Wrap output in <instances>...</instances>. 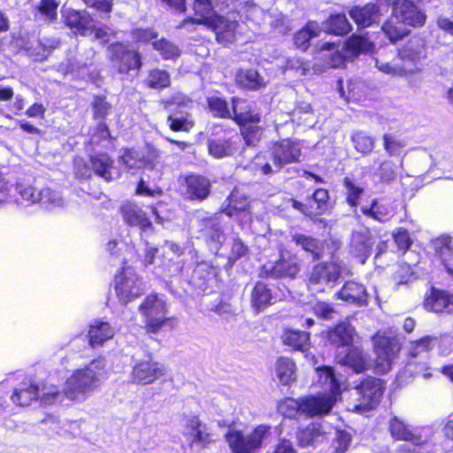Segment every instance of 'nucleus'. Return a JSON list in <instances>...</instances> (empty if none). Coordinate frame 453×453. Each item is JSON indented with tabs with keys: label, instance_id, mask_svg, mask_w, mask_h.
<instances>
[{
	"label": "nucleus",
	"instance_id": "obj_1",
	"mask_svg": "<svg viewBox=\"0 0 453 453\" xmlns=\"http://www.w3.org/2000/svg\"><path fill=\"white\" fill-rule=\"evenodd\" d=\"M389 430L393 437L405 441L402 445L403 453H441L443 448L436 446L433 440L436 435L428 427L411 430L399 418L394 417L389 422Z\"/></svg>",
	"mask_w": 453,
	"mask_h": 453
},
{
	"label": "nucleus",
	"instance_id": "obj_2",
	"mask_svg": "<svg viewBox=\"0 0 453 453\" xmlns=\"http://www.w3.org/2000/svg\"><path fill=\"white\" fill-rule=\"evenodd\" d=\"M105 363L104 359H95L86 367L76 370L66 380L65 395L70 400L82 398L87 393L97 388L104 375Z\"/></svg>",
	"mask_w": 453,
	"mask_h": 453
},
{
	"label": "nucleus",
	"instance_id": "obj_3",
	"mask_svg": "<svg viewBox=\"0 0 453 453\" xmlns=\"http://www.w3.org/2000/svg\"><path fill=\"white\" fill-rule=\"evenodd\" d=\"M301 157L300 145L288 139L276 142L270 152L269 159L264 155H257L254 158V167L263 174L278 173L284 165L299 162Z\"/></svg>",
	"mask_w": 453,
	"mask_h": 453
},
{
	"label": "nucleus",
	"instance_id": "obj_4",
	"mask_svg": "<svg viewBox=\"0 0 453 453\" xmlns=\"http://www.w3.org/2000/svg\"><path fill=\"white\" fill-rule=\"evenodd\" d=\"M399 58L402 64L395 63L390 65L383 62L379 58L375 59L376 67L382 73L391 74L393 76H405L420 71L418 63L420 59L425 58L426 49L423 40L415 38L408 42L400 50Z\"/></svg>",
	"mask_w": 453,
	"mask_h": 453
},
{
	"label": "nucleus",
	"instance_id": "obj_5",
	"mask_svg": "<svg viewBox=\"0 0 453 453\" xmlns=\"http://www.w3.org/2000/svg\"><path fill=\"white\" fill-rule=\"evenodd\" d=\"M257 127H250L242 131V136L234 131H225L223 137L210 139L208 141V150L211 156L215 158H223L234 156L243 148V144L250 146L254 144L250 138V134Z\"/></svg>",
	"mask_w": 453,
	"mask_h": 453
},
{
	"label": "nucleus",
	"instance_id": "obj_6",
	"mask_svg": "<svg viewBox=\"0 0 453 453\" xmlns=\"http://www.w3.org/2000/svg\"><path fill=\"white\" fill-rule=\"evenodd\" d=\"M270 434L271 426L259 425L247 435L242 434L240 431L230 429L226 434V440L233 453H254Z\"/></svg>",
	"mask_w": 453,
	"mask_h": 453
},
{
	"label": "nucleus",
	"instance_id": "obj_7",
	"mask_svg": "<svg viewBox=\"0 0 453 453\" xmlns=\"http://www.w3.org/2000/svg\"><path fill=\"white\" fill-rule=\"evenodd\" d=\"M15 191L19 197L14 201L20 204H34L41 203L47 205L60 206L63 199L58 190L49 187L38 188L30 183H18Z\"/></svg>",
	"mask_w": 453,
	"mask_h": 453
},
{
	"label": "nucleus",
	"instance_id": "obj_8",
	"mask_svg": "<svg viewBox=\"0 0 453 453\" xmlns=\"http://www.w3.org/2000/svg\"><path fill=\"white\" fill-rule=\"evenodd\" d=\"M334 405V401L314 396H307L300 401L292 398L286 399L280 405V411L287 416L292 417L297 413L307 416L323 415L328 413Z\"/></svg>",
	"mask_w": 453,
	"mask_h": 453
},
{
	"label": "nucleus",
	"instance_id": "obj_9",
	"mask_svg": "<svg viewBox=\"0 0 453 453\" xmlns=\"http://www.w3.org/2000/svg\"><path fill=\"white\" fill-rule=\"evenodd\" d=\"M138 311L143 318L148 332H158L167 319V307L165 300L158 295H149L139 305Z\"/></svg>",
	"mask_w": 453,
	"mask_h": 453
},
{
	"label": "nucleus",
	"instance_id": "obj_10",
	"mask_svg": "<svg viewBox=\"0 0 453 453\" xmlns=\"http://www.w3.org/2000/svg\"><path fill=\"white\" fill-rule=\"evenodd\" d=\"M182 435L186 438L189 447L198 445L207 448L214 442L211 429L196 415H183Z\"/></svg>",
	"mask_w": 453,
	"mask_h": 453
},
{
	"label": "nucleus",
	"instance_id": "obj_11",
	"mask_svg": "<svg viewBox=\"0 0 453 453\" xmlns=\"http://www.w3.org/2000/svg\"><path fill=\"white\" fill-rule=\"evenodd\" d=\"M399 350L400 346L395 339L376 335L374 338L375 372L381 374L389 372Z\"/></svg>",
	"mask_w": 453,
	"mask_h": 453
},
{
	"label": "nucleus",
	"instance_id": "obj_12",
	"mask_svg": "<svg viewBox=\"0 0 453 453\" xmlns=\"http://www.w3.org/2000/svg\"><path fill=\"white\" fill-rule=\"evenodd\" d=\"M202 21L215 33L216 40L219 43L227 44L235 41L239 24L234 13L227 16L214 15L213 18H207Z\"/></svg>",
	"mask_w": 453,
	"mask_h": 453
},
{
	"label": "nucleus",
	"instance_id": "obj_13",
	"mask_svg": "<svg viewBox=\"0 0 453 453\" xmlns=\"http://www.w3.org/2000/svg\"><path fill=\"white\" fill-rule=\"evenodd\" d=\"M115 289L122 303H127L143 291L142 281L131 269H126L115 278Z\"/></svg>",
	"mask_w": 453,
	"mask_h": 453
},
{
	"label": "nucleus",
	"instance_id": "obj_14",
	"mask_svg": "<svg viewBox=\"0 0 453 453\" xmlns=\"http://www.w3.org/2000/svg\"><path fill=\"white\" fill-rule=\"evenodd\" d=\"M355 390L358 401H360L359 404L355 406V409L359 411L372 409L379 403L382 395L380 380L373 377L364 380L355 388Z\"/></svg>",
	"mask_w": 453,
	"mask_h": 453
},
{
	"label": "nucleus",
	"instance_id": "obj_15",
	"mask_svg": "<svg viewBox=\"0 0 453 453\" xmlns=\"http://www.w3.org/2000/svg\"><path fill=\"white\" fill-rule=\"evenodd\" d=\"M108 54L114 66L120 73H127L133 69H139L142 65L139 53L128 50L122 43H114L108 48Z\"/></svg>",
	"mask_w": 453,
	"mask_h": 453
},
{
	"label": "nucleus",
	"instance_id": "obj_16",
	"mask_svg": "<svg viewBox=\"0 0 453 453\" xmlns=\"http://www.w3.org/2000/svg\"><path fill=\"white\" fill-rule=\"evenodd\" d=\"M232 111L231 119L243 127L242 132L250 127H257L250 134V138L255 142L254 137L260 131L259 127L255 125L260 121L259 114L253 111V106L249 102L238 97L232 99Z\"/></svg>",
	"mask_w": 453,
	"mask_h": 453
},
{
	"label": "nucleus",
	"instance_id": "obj_17",
	"mask_svg": "<svg viewBox=\"0 0 453 453\" xmlns=\"http://www.w3.org/2000/svg\"><path fill=\"white\" fill-rule=\"evenodd\" d=\"M300 265L295 256L281 254L274 264H267L263 266L262 274L271 278L294 279L300 272Z\"/></svg>",
	"mask_w": 453,
	"mask_h": 453
},
{
	"label": "nucleus",
	"instance_id": "obj_18",
	"mask_svg": "<svg viewBox=\"0 0 453 453\" xmlns=\"http://www.w3.org/2000/svg\"><path fill=\"white\" fill-rule=\"evenodd\" d=\"M393 14L396 20L411 27H421L426 21V15L410 0H395Z\"/></svg>",
	"mask_w": 453,
	"mask_h": 453
},
{
	"label": "nucleus",
	"instance_id": "obj_19",
	"mask_svg": "<svg viewBox=\"0 0 453 453\" xmlns=\"http://www.w3.org/2000/svg\"><path fill=\"white\" fill-rule=\"evenodd\" d=\"M165 374L164 365L152 360H142L134 365L132 380L134 383L147 385Z\"/></svg>",
	"mask_w": 453,
	"mask_h": 453
},
{
	"label": "nucleus",
	"instance_id": "obj_20",
	"mask_svg": "<svg viewBox=\"0 0 453 453\" xmlns=\"http://www.w3.org/2000/svg\"><path fill=\"white\" fill-rule=\"evenodd\" d=\"M209 179L201 175H188L182 184V195L186 199L203 201L211 193Z\"/></svg>",
	"mask_w": 453,
	"mask_h": 453
},
{
	"label": "nucleus",
	"instance_id": "obj_21",
	"mask_svg": "<svg viewBox=\"0 0 453 453\" xmlns=\"http://www.w3.org/2000/svg\"><path fill=\"white\" fill-rule=\"evenodd\" d=\"M374 244L371 232L367 229L355 230L351 234L349 252L364 264L371 255Z\"/></svg>",
	"mask_w": 453,
	"mask_h": 453
},
{
	"label": "nucleus",
	"instance_id": "obj_22",
	"mask_svg": "<svg viewBox=\"0 0 453 453\" xmlns=\"http://www.w3.org/2000/svg\"><path fill=\"white\" fill-rule=\"evenodd\" d=\"M90 166L94 173L107 182L120 177V173L114 166V162L106 153H97L90 157Z\"/></svg>",
	"mask_w": 453,
	"mask_h": 453
},
{
	"label": "nucleus",
	"instance_id": "obj_23",
	"mask_svg": "<svg viewBox=\"0 0 453 453\" xmlns=\"http://www.w3.org/2000/svg\"><path fill=\"white\" fill-rule=\"evenodd\" d=\"M319 382L324 386L325 391L315 397L330 399L334 401V404L337 400V395L341 392L343 378L337 377L334 370L330 367H323L319 370Z\"/></svg>",
	"mask_w": 453,
	"mask_h": 453
},
{
	"label": "nucleus",
	"instance_id": "obj_24",
	"mask_svg": "<svg viewBox=\"0 0 453 453\" xmlns=\"http://www.w3.org/2000/svg\"><path fill=\"white\" fill-rule=\"evenodd\" d=\"M336 360L342 365L349 366L355 372H361L368 367V360L358 347L338 349Z\"/></svg>",
	"mask_w": 453,
	"mask_h": 453
},
{
	"label": "nucleus",
	"instance_id": "obj_25",
	"mask_svg": "<svg viewBox=\"0 0 453 453\" xmlns=\"http://www.w3.org/2000/svg\"><path fill=\"white\" fill-rule=\"evenodd\" d=\"M340 265L334 262L320 263L316 265L309 277L311 285L325 286L334 282L340 277Z\"/></svg>",
	"mask_w": 453,
	"mask_h": 453
},
{
	"label": "nucleus",
	"instance_id": "obj_26",
	"mask_svg": "<svg viewBox=\"0 0 453 453\" xmlns=\"http://www.w3.org/2000/svg\"><path fill=\"white\" fill-rule=\"evenodd\" d=\"M337 295L340 299L359 306L367 305L371 299L366 288L355 281L346 282Z\"/></svg>",
	"mask_w": 453,
	"mask_h": 453
},
{
	"label": "nucleus",
	"instance_id": "obj_27",
	"mask_svg": "<svg viewBox=\"0 0 453 453\" xmlns=\"http://www.w3.org/2000/svg\"><path fill=\"white\" fill-rule=\"evenodd\" d=\"M356 336L355 328L348 322L338 323L334 329L328 333L329 342L338 348L345 349L349 347Z\"/></svg>",
	"mask_w": 453,
	"mask_h": 453
},
{
	"label": "nucleus",
	"instance_id": "obj_28",
	"mask_svg": "<svg viewBox=\"0 0 453 453\" xmlns=\"http://www.w3.org/2000/svg\"><path fill=\"white\" fill-rule=\"evenodd\" d=\"M433 245L447 272L453 275V238L449 235H441L434 240Z\"/></svg>",
	"mask_w": 453,
	"mask_h": 453
},
{
	"label": "nucleus",
	"instance_id": "obj_29",
	"mask_svg": "<svg viewBox=\"0 0 453 453\" xmlns=\"http://www.w3.org/2000/svg\"><path fill=\"white\" fill-rule=\"evenodd\" d=\"M121 212L125 222L129 226H135L142 230L151 226V222L145 211L135 204H126L122 207Z\"/></svg>",
	"mask_w": 453,
	"mask_h": 453
},
{
	"label": "nucleus",
	"instance_id": "obj_30",
	"mask_svg": "<svg viewBox=\"0 0 453 453\" xmlns=\"http://www.w3.org/2000/svg\"><path fill=\"white\" fill-rule=\"evenodd\" d=\"M350 17L358 27H366L379 19V9L374 4H367L364 7H355L349 12Z\"/></svg>",
	"mask_w": 453,
	"mask_h": 453
},
{
	"label": "nucleus",
	"instance_id": "obj_31",
	"mask_svg": "<svg viewBox=\"0 0 453 453\" xmlns=\"http://www.w3.org/2000/svg\"><path fill=\"white\" fill-rule=\"evenodd\" d=\"M115 331L109 323L104 321H96L90 326L88 331L89 343L95 348L102 345L105 341L113 337Z\"/></svg>",
	"mask_w": 453,
	"mask_h": 453
},
{
	"label": "nucleus",
	"instance_id": "obj_32",
	"mask_svg": "<svg viewBox=\"0 0 453 453\" xmlns=\"http://www.w3.org/2000/svg\"><path fill=\"white\" fill-rule=\"evenodd\" d=\"M452 296L448 293L434 290L425 301L426 309L434 312L450 311L453 304Z\"/></svg>",
	"mask_w": 453,
	"mask_h": 453
},
{
	"label": "nucleus",
	"instance_id": "obj_33",
	"mask_svg": "<svg viewBox=\"0 0 453 453\" xmlns=\"http://www.w3.org/2000/svg\"><path fill=\"white\" fill-rule=\"evenodd\" d=\"M273 296L271 290L262 282H257L250 295V302L252 308L260 312L272 303Z\"/></svg>",
	"mask_w": 453,
	"mask_h": 453
},
{
	"label": "nucleus",
	"instance_id": "obj_34",
	"mask_svg": "<svg viewBox=\"0 0 453 453\" xmlns=\"http://www.w3.org/2000/svg\"><path fill=\"white\" fill-rule=\"evenodd\" d=\"M360 210L365 217L380 223L388 221L393 216L388 205L380 203L377 198L372 199L370 205H362Z\"/></svg>",
	"mask_w": 453,
	"mask_h": 453
},
{
	"label": "nucleus",
	"instance_id": "obj_35",
	"mask_svg": "<svg viewBox=\"0 0 453 453\" xmlns=\"http://www.w3.org/2000/svg\"><path fill=\"white\" fill-rule=\"evenodd\" d=\"M167 124L174 132L189 131L195 125L188 110H179L172 112L167 118Z\"/></svg>",
	"mask_w": 453,
	"mask_h": 453
},
{
	"label": "nucleus",
	"instance_id": "obj_36",
	"mask_svg": "<svg viewBox=\"0 0 453 453\" xmlns=\"http://www.w3.org/2000/svg\"><path fill=\"white\" fill-rule=\"evenodd\" d=\"M237 83L248 89L257 90L265 87L264 78L253 69L241 70L236 76Z\"/></svg>",
	"mask_w": 453,
	"mask_h": 453
},
{
	"label": "nucleus",
	"instance_id": "obj_37",
	"mask_svg": "<svg viewBox=\"0 0 453 453\" xmlns=\"http://www.w3.org/2000/svg\"><path fill=\"white\" fill-rule=\"evenodd\" d=\"M65 21L66 26L76 29L81 35H85L86 31L92 27V19L88 14L74 10L67 11Z\"/></svg>",
	"mask_w": 453,
	"mask_h": 453
},
{
	"label": "nucleus",
	"instance_id": "obj_38",
	"mask_svg": "<svg viewBox=\"0 0 453 453\" xmlns=\"http://www.w3.org/2000/svg\"><path fill=\"white\" fill-rule=\"evenodd\" d=\"M284 345L293 349L304 351L310 345V334L300 330H287L282 335Z\"/></svg>",
	"mask_w": 453,
	"mask_h": 453
},
{
	"label": "nucleus",
	"instance_id": "obj_39",
	"mask_svg": "<svg viewBox=\"0 0 453 453\" xmlns=\"http://www.w3.org/2000/svg\"><path fill=\"white\" fill-rule=\"evenodd\" d=\"M321 28L316 21H309L305 27L296 32L294 35V42L297 48L306 50L312 38L318 37Z\"/></svg>",
	"mask_w": 453,
	"mask_h": 453
},
{
	"label": "nucleus",
	"instance_id": "obj_40",
	"mask_svg": "<svg viewBox=\"0 0 453 453\" xmlns=\"http://www.w3.org/2000/svg\"><path fill=\"white\" fill-rule=\"evenodd\" d=\"M322 26L325 32L336 35H346L351 30V25L344 14L331 15Z\"/></svg>",
	"mask_w": 453,
	"mask_h": 453
},
{
	"label": "nucleus",
	"instance_id": "obj_41",
	"mask_svg": "<svg viewBox=\"0 0 453 453\" xmlns=\"http://www.w3.org/2000/svg\"><path fill=\"white\" fill-rule=\"evenodd\" d=\"M326 430L319 423H311L306 428L297 433V441L300 447H307L317 442L319 437L326 434Z\"/></svg>",
	"mask_w": 453,
	"mask_h": 453
},
{
	"label": "nucleus",
	"instance_id": "obj_42",
	"mask_svg": "<svg viewBox=\"0 0 453 453\" xmlns=\"http://www.w3.org/2000/svg\"><path fill=\"white\" fill-rule=\"evenodd\" d=\"M296 246L301 247L306 252H309L314 259L320 257L322 253V244L319 240L303 234H295L291 237Z\"/></svg>",
	"mask_w": 453,
	"mask_h": 453
},
{
	"label": "nucleus",
	"instance_id": "obj_43",
	"mask_svg": "<svg viewBox=\"0 0 453 453\" xmlns=\"http://www.w3.org/2000/svg\"><path fill=\"white\" fill-rule=\"evenodd\" d=\"M144 84L152 89H164L171 85L170 73L164 69H151L144 80Z\"/></svg>",
	"mask_w": 453,
	"mask_h": 453
},
{
	"label": "nucleus",
	"instance_id": "obj_44",
	"mask_svg": "<svg viewBox=\"0 0 453 453\" xmlns=\"http://www.w3.org/2000/svg\"><path fill=\"white\" fill-rule=\"evenodd\" d=\"M276 374L283 385H289L296 380V365L288 357H280L276 362Z\"/></svg>",
	"mask_w": 453,
	"mask_h": 453
},
{
	"label": "nucleus",
	"instance_id": "obj_45",
	"mask_svg": "<svg viewBox=\"0 0 453 453\" xmlns=\"http://www.w3.org/2000/svg\"><path fill=\"white\" fill-rule=\"evenodd\" d=\"M194 11L196 16L199 18H189L183 21L180 27H183L188 22L195 24H203L202 20L207 18H213L215 15L213 12V7L211 0H195Z\"/></svg>",
	"mask_w": 453,
	"mask_h": 453
},
{
	"label": "nucleus",
	"instance_id": "obj_46",
	"mask_svg": "<svg viewBox=\"0 0 453 453\" xmlns=\"http://www.w3.org/2000/svg\"><path fill=\"white\" fill-rule=\"evenodd\" d=\"M328 200V191L325 188H317L313 192L312 196L308 199L311 210L313 211V215H320L327 211L329 207Z\"/></svg>",
	"mask_w": 453,
	"mask_h": 453
},
{
	"label": "nucleus",
	"instance_id": "obj_47",
	"mask_svg": "<svg viewBox=\"0 0 453 453\" xmlns=\"http://www.w3.org/2000/svg\"><path fill=\"white\" fill-rule=\"evenodd\" d=\"M39 395V389L35 385L27 388H19L15 389L12 399V402L20 406H27L32 401L36 400Z\"/></svg>",
	"mask_w": 453,
	"mask_h": 453
},
{
	"label": "nucleus",
	"instance_id": "obj_48",
	"mask_svg": "<svg viewBox=\"0 0 453 453\" xmlns=\"http://www.w3.org/2000/svg\"><path fill=\"white\" fill-rule=\"evenodd\" d=\"M403 25L396 20L393 14L390 19L383 24L382 30L392 42H395L409 33Z\"/></svg>",
	"mask_w": 453,
	"mask_h": 453
},
{
	"label": "nucleus",
	"instance_id": "obj_49",
	"mask_svg": "<svg viewBox=\"0 0 453 453\" xmlns=\"http://www.w3.org/2000/svg\"><path fill=\"white\" fill-rule=\"evenodd\" d=\"M437 337L430 335L411 342L409 347V355L411 357H417L423 353H427L437 344Z\"/></svg>",
	"mask_w": 453,
	"mask_h": 453
},
{
	"label": "nucleus",
	"instance_id": "obj_50",
	"mask_svg": "<svg viewBox=\"0 0 453 453\" xmlns=\"http://www.w3.org/2000/svg\"><path fill=\"white\" fill-rule=\"evenodd\" d=\"M374 175L381 181L389 183L395 180L397 175L396 165L390 159L380 161L374 172Z\"/></svg>",
	"mask_w": 453,
	"mask_h": 453
},
{
	"label": "nucleus",
	"instance_id": "obj_51",
	"mask_svg": "<svg viewBox=\"0 0 453 453\" xmlns=\"http://www.w3.org/2000/svg\"><path fill=\"white\" fill-rule=\"evenodd\" d=\"M228 204L223 209V212L228 216H234L239 211H245L248 202L238 191L234 190L227 197Z\"/></svg>",
	"mask_w": 453,
	"mask_h": 453
},
{
	"label": "nucleus",
	"instance_id": "obj_52",
	"mask_svg": "<svg viewBox=\"0 0 453 453\" xmlns=\"http://www.w3.org/2000/svg\"><path fill=\"white\" fill-rule=\"evenodd\" d=\"M153 48L159 52L164 59H175L180 54V50L178 46L165 39H160L153 42Z\"/></svg>",
	"mask_w": 453,
	"mask_h": 453
},
{
	"label": "nucleus",
	"instance_id": "obj_53",
	"mask_svg": "<svg viewBox=\"0 0 453 453\" xmlns=\"http://www.w3.org/2000/svg\"><path fill=\"white\" fill-rule=\"evenodd\" d=\"M58 3L56 0H41L37 11L45 22L51 23L58 17Z\"/></svg>",
	"mask_w": 453,
	"mask_h": 453
},
{
	"label": "nucleus",
	"instance_id": "obj_54",
	"mask_svg": "<svg viewBox=\"0 0 453 453\" xmlns=\"http://www.w3.org/2000/svg\"><path fill=\"white\" fill-rule=\"evenodd\" d=\"M351 139L354 143L355 149L363 154H367L371 152L374 148V139L364 132L355 133L352 135Z\"/></svg>",
	"mask_w": 453,
	"mask_h": 453
},
{
	"label": "nucleus",
	"instance_id": "obj_55",
	"mask_svg": "<svg viewBox=\"0 0 453 453\" xmlns=\"http://www.w3.org/2000/svg\"><path fill=\"white\" fill-rule=\"evenodd\" d=\"M121 162L128 169H140L147 165V161L134 150H126L120 157Z\"/></svg>",
	"mask_w": 453,
	"mask_h": 453
},
{
	"label": "nucleus",
	"instance_id": "obj_56",
	"mask_svg": "<svg viewBox=\"0 0 453 453\" xmlns=\"http://www.w3.org/2000/svg\"><path fill=\"white\" fill-rule=\"evenodd\" d=\"M345 47L353 55L370 50L372 44L369 40L363 35H352L346 42Z\"/></svg>",
	"mask_w": 453,
	"mask_h": 453
},
{
	"label": "nucleus",
	"instance_id": "obj_57",
	"mask_svg": "<svg viewBox=\"0 0 453 453\" xmlns=\"http://www.w3.org/2000/svg\"><path fill=\"white\" fill-rule=\"evenodd\" d=\"M208 106L213 114L217 117L231 119L232 111L227 106V103L218 96H211L208 99Z\"/></svg>",
	"mask_w": 453,
	"mask_h": 453
},
{
	"label": "nucleus",
	"instance_id": "obj_58",
	"mask_svg": "<svg viewBox=\"0 0 453 453\" xmlns=\"http://www.w3.org/2000/svg\"><path fill=\"white\" fill-rule=\"evenodd\" d=\"M343 185L346 189V201L351 207H357L360 196L363 194L364 189L357 186L349 178H344Z\"/></svg>",
	"mask_w": 453,
	"mask_h": 453
},
{
	"label": "nucleus",
	"instance_id": "obj_59",
	"mask_svg": "<svg viewBox=\"0 0 453 453\" xmlns=\"http://www.w3.org/2000/svg\"><path fill=\"white\" fill-rule=\"evenodd\" d=\"M191 103V100L180 92H175L171 96L161 100V104L164 105L165 108L175 104L180 110H189Z\"/></svg>",
	"mask_w": 453,
	"mask_h": 453
},
{
	"label": "nucleus",
	"instance_id": "obj_60",
	"mask_svg": "<svg viewBox=\"0 0 453 453\" xmlns=\"http://www.w3.org/2000/svg\"><path fill=\"white\" fill-rule=\"evenodd\" d=\"M340 45L330 42L322 43L319 50L321 51L327 50L332 51L330 55V60L327 62L329 67L335 68L340 66L343 63V56L340 52Z\"/></svg>",
	"mask_w": 453,
	"mask_h": 453
},
{
	"label": "nucleus",
	"instance_id": "obj_61",
	"mask_svg": "<svg viewBox=\"0 0 453 453\" xmlns=\"http://www.w3.org/2000/svg\"><path fill=\"white\" fill-rule=\"evenodd\" d=\"M285 65L286 69L294 70L300 75H306L311 70V64L296 56L287 58Z\"/></svg>",
	"mask_w": 453,
	"mask_h": 453
},
{
	"label": "nucleus",
	"instance_id": "obj_62",
	"mask_svg": "<svg viewBox=\"0 0 453 453\" xmlns=\"http://www.w3.org/2000/svg\"><path fill=\"white\" fill-rule=\"evenodd\" d=\"M350 434L346 431H336L335 437L332 442L334 453H343L350 443Z\"/></svg>",
	"mask_w": 453,
	"mask_h": 453
},
{
	"label": "nucleus",
	"instance_id": "obj_63",
	"mask_svg": "<svg viewBox=\"0 0 453 453\" xmlns=\"http://www.w3.org/2000/svg\"><path fill=\"white\" fill-rule=\"evenodd\" d=\"M394 241L399 251L404 253L411 245L409 232L403 228H397L393 234Z\"/></svg>",
	"mask_w": 453,
	"mask_h": 453
},
{
	"label": "nucleus",
	"instance_id": "obj_64",
	"mask_svg": "<svg viewBox=\"0 0 453 453\" xmlns=\"http://www.w3.org/2000/svg\"><path fill=\"white\" fill-rule=\"evenodd\" d=\"M64 397H66L65 395V389L60 391L57 388L53 387L42 394L40 401L42 404L50 405L57 402H62Z\"/></svg>",
	"mask_w": 453,
	"mask_h": 453
}]
</instances>
